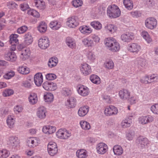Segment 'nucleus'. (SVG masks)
Masks as SVG:
<instances>
[{
  "label": "nucleus",
  "instance_id": "51",
  "mask_svg": "<svg viewBox=\"0 0 158 158\" xmlns=\"http://www.w3.org/2000/svg\"><path fill=\"white\" fill-rule=\"evenodd\" d=\"M10 155V152L6 149L0 150V158H6Z\"/></svg>",
  "mask_w": 158,
  "mask_h": 158
},
{
  "label": "nucleus",
  "instance_id": "27",
  "mask_svg": "<svg viewBox=\"0 0 158 158\" xmlns=\"http://www.w3.org/2000/svg\"><path fill=\"white\" fill-rule=\"evenodd\" d=\"M24 43L27 46L31 44L33 42V38L30 33H27L24 36Z\"/></svg>",
  "mask_w": 158,
  "mask_h": 158
},
{
  "label": "nucleus",
  "instance_id": "26",
  "mask_svg": "<svg viewBox=\"0 0 158 158\" xmlns=\"http://www.w3.org/2000/svg\"><path fill=\"white\" fill-rule=\"evenodd\" d=\"M15 120V118L14 115H10L8 116L6 119V123L9 128L13 127Z\"/></svg>",
  "mask_w": 158,
  "mask_h": 158
},
{
  "label": "nucleus",
  "instance_id": "44",
  "mask_svg": "<svg viewBox=\"0 0 158 158\" xmlns=\"http://www.w3.org/2000/svg\"><path fill=\"white\" fill-rule=\"evenodd\" d=\"M138 45L137 44L133 43L128 45L127 48L129 51L131 52L137 53Z\"/></svg>",
  "mask_w": 158,
  "mask_h": 158
},
{
  "label": "nucleus",
  "instance_id": "55",
  "mask_svg": "<svg viewBox=\"0 0 158 158\" xmlns=\"http://www.w3.org/2000/svg\"><path fill=\"white\" fill-rule=\"evenodd\" d=\"M62 92L65 96H67L72 94V91L71 89L67 88H64L63 89Z\"/></svg>",
  "mask_w": 158,
  "mask_h": 158
},
{
  "label": "nucleus",
  "instance_id": "1",
  "mask_svg": "<svg viewBox=\"0 0 158 158\" xmlns=\"http://www.w3.org/2000/svg\"><path fill=\"white\" fill-rule=\"evenodd\" d=\"M104 43L106 47L113 52H116L120 49L119 44L114 38L110 37L106 38Z\"/></svg>",
  "mask_w": 158,
  "mask_h": 158
},
{
  "label": "nucleus",
  "instance_id": "54",
  "mask_svg": "<svg viewBox=\"0 0 158 158\" xmlns=\"http://www.w3.org/2000/svg\"><path fill=\"white\" fill-rule=\"evenodd\" d=\"M14 93V91L11 89H6L3 92L2 95L4 97H7L12 95Z\"/></svg>",
  "mask_w": 158,
  "mask_h": 158
},
{
  "label": "nucleus",
  "instance_id": "33",
  "mask_svg": "<svg viewBox=\"0 0 158 158\" xmlns=\"http://www.w3.org/2000/svg\"><path fill=\"white\" fill-rule=\"evenodd\" d=\"M76 155L78 158H86L88 156L87 152L83 149L77 150Z\"/></svg>",
  "mask_w": 158,
  "mask_h": 158
},
{
  "label": "nucleus",
  "instance_id": "19",
  "mask_svg": "<svg viewBox=\"0 0 158 158\" xmlns=\"http://www.w3.org/2000/svg\"><path fill=\"white\" fill-rule=\"evenodd\" d=\"M118 94L121 99L123 100H126L129 98L130 94L128 90L124 89L120 90L119 91Z\"/></svg>",
  "mask_w": 158,
  "mask_h": 158
},
{
  "label": "nucleus",
  "instance_id": "21",
  "mask_svg": "<svg viewBox=\"0 0 158 158\" xmlns=\"http://www.w3.org/2000/svg\"><path fill=\"white\" fill-rule=\"evenodd\" d=\"M82 42L85 47L88 48H92L94 44L93 41L89 37H87L83 39L82 40Z\"/></svg>",
  "mask_w": 158,
  "mask_h": 158
},
{
  "label": "nucleus",
  "instance_id": "7",
  "mask_svg": "<svg viewBox=\"0 0 158 158\" xmlns=\"http://www.w3.org/2000/svg\"><path fill=\"white\" fill-rule=\"evenodd\" d=\"M58 148L56 143L53 142H49L48 145V152L51 156H54L58 152Z\"/></svg>",
  "mask_w": 158,
  "mask_h": 158
},
{
  "label": "nucleus",
  "instance_id": "56",
  "mask_svg": "<svg viewBox=\"0 0 158 158\" xmlns=\"http://www.w3.org/2000/svg\"><path fill=\"white\" fill-rule=\"evenodd\" d=\"M104 65L106 68L108 69H111L113 68L114 64L112 60H109L106 62L104 64Z\"/></svg>",
  "mask_w": 158,
  "mask_h": 158
},
{
  "label": "nucleus",
  "instance_id": "38",
  "mask_svg": "<svg viewBox=\"0 0 158 158\" xmlns=\"http://www.w3.org/2000/svg\"><path fill=\"white\" fill-rule=\"evenodd\" d=\"M17 70L19 73L23 74H27L30 72L29 69L25 66H19Z\"/></svg>",
  "mask_w": 158,
  "mask_h": 158
},
{
  "label": "nucleus",
  "instance_id": "52",
  "mask_svg": "<svg viewBox=\"0 0 158 158\" xmlns=\"http://www.w3.org/2000/svg\"><path fill=\"white\" fill-rule=\"evenodd\" d=\"M149 76L150 83L158 82V74H152L149 75Z\"/></svg>",
  "mask_w": 158,
  "mask_h": 158
},
{
  "label": "nucleus",
  "instance_id": "5",
  "mask_svg": "<svg viewBox=\"0 0 158 158\" xmlns=\"http://www.w3.org/2000/svg\"><path fill=\"white\" fill-rule=\"evenodd\" d=\"M19 141L18 138L15 136H11L9 137L8 141V144L9 145L12 149L14 151L17 150L19 146Z\"/></svg>",
  "mask_w": 158,
  "mask_h": 158
},
{
  "label": "nucleus",
  "instance_id": "2",
  "mask_svg": "<svg viewBox=\"0 0 158 158\" xmlns=\"http://www.w3.org/2000/svg\"><path fill=\"white\" fill-rule=\"evenodd\" d=\"M107 15L111 18L119 17L121 15V11L118 6L112 4L108 6L107 9Z\"/></svg>",
  "mask_w": 158,
  "mask_h": 158
},
{
  "label": "nucleus",
  "instance_id": "9",
  "mask_svg": "<svg viewBox=\"0 0 158 158\" xmlns=\"http://www.w3.org/2000/svg\"><path fill=\"white\" fill-rule=\"evenodd\" d=\"M79 68L81 74L84 76H87L91 73L92 70L91 66L88 64L86 63L81 64Z\"/></svg>",
  "mask_w": 158,
  "mask_h": 158
},
{
  "label": "nucleus",
  "instance_id": "42",
  "mask_svg": "<svg viewBox=\"0 0 158 158\" xmlns=\"http://www.w3.org/2000/svg\"><path fill=\"white\" fill-rule=\"evenodd\" d=\"M123 3L125 8L128 10H131L133 8V4L131 0H123Z\"/></svg>",
  "mask_w": 158,
  "mask_h": 158
},
{
  "label": "nucleus",
  "instance_id": "35",
  "mask_svg": "<svg viewBox=\"0 0 158 158\" xmlns=\"http://www.w3.org/2000/svg\"><path fill=\"white\" fill-rule=\"evenodd\" d=\"M30 103L32 105L36 104L38 101L37 96L36 94L31 93L30 94L28 98Z\"/></svg>",
  "mask_w": 158,
  "mask_h": 158
},
{
  "label": "nucleus",
  "instance_id": "50",
  "mask_svg": "<svg viewBox=\"0 0 158 158\" xmlns=\"http://www.w3.org/2000/svg\"><path fill=\"white\" fill-rule=\"evenodd\" d=\"M150 110L153 114L158 115V103H155L152 105Z\"/></svg>",
  "mask_w": 158,
  "mask_h": 158
},
{
  "label": "nucleus",
  "instance_id": "40",
  "mask_svg": "<svg viewBox=\"0 0 158 158\" xmlns=\"http://www.w3.org/2000/svg\"><path fill=\"white\" fill-rule=\"evenodd\" d=\"M80 124L81 128L85 130H88L90 129V126L88 122L82 120L80 121Z\"/></svg>",
  "mask_w": 158,
  "mask_h": 158
},
{
  "label": "nucleus",
  "instance_id": "49",
  "mask_svg": "<svg viewBox=\"0 0 158 158\" xmlns=\"http://www.w3.org/2000/svg\"><path fill=\"white\" fill-rule=\"evenodd\" d=\"M19 35L16 34H12L10 36L9 42L10 44H17L19 40L17 39Z\"/></svg>",
  "mask_w": 158,
  "mask_h": 158
},
{
  "label": "nucleus",
  "instance_id": "43",
  "mask_svg": "<svg viewBox=\"0 0 158 158\" xmlns=\"http://www.w3.org/2000/svg\"><path fill=\"white\" fill-rule=\"evenodd\" d=\"M86 56L88 60L91 62H94L96 59L94 53L92 51H88L86 54Z\"/></svg>",
  "mask_w": 158,
  "mask_h": 158
},
{
  "label": "nucleus",
  "instance_id": "32",
  "mask_svg": "<svg viewBox=\"0 0 158 158\" xmlns=\"http://www.w3.org/2000/svg\"><path fill=\"white\" fill-rule=\"evenodd\" d=\"M132 123V120L131 117H127L122 121L121 125L123 128H126L129 127Z\"/></svg>",
  "mask_w": 158,
  "mask_h": 158
},
{
  "label": "nucleus",
  "instance_id": "63",
  "mask_svg": "<svg viewBox=\"0 0 158 158\" xmlns=\"http://www.w3.org/2000/svg\"><path fill=\"white\" fill-rule=\"evenodd\" d=\"M91 37L93 41V42H94L95 44H97L99 42L100 38L97 35L94 34H92L91 35Z\"/></svg>",
  "mask_w": 158,
  "mask_h": 158
},
{
  "label": "nucleus",
  "instance_id": "34",
  "mask_svg": "<svg viewBox=\"0 0 158 158\" xmlns=\"http://www.w3.org/2000/svg\"><path fill=\"white\" fill-rule=\"evenodd\" d=\"M58 62V59L57 57H52L49 59L48 62V65L50 68H52L56 66Z\"/></svg>",
  "mask_w": 158,
  "mask_h": 158
},
{
  "label": "nucleus",
  "instance_id": "10",
  "mask_svg": "<svg viewBox=\"0 0 158 158\" xmlns=\"http://www.w3.org/2000/svg\"><path fill=\"white\" fill-rule=\"evenodd\" d=\"M154 121L153 116L149 114L142 115L139 118V123L143 125L151 123Z\"/></svg>",
  "mask_w": 158,
  "mask_h": 158
},
{
  "label": "nucleus",
  "instance_id": "28",
  "mask_svg": "<svg viewBox=\"0 0 158 158\" xmlns=\"http://www.w3.org/2000/svg\"><path fill=\"white\" fill-rule=\"evenodd\" d=\"M89 107L87 106L81 107L79 109L78 114L80 117H83L85 116L88 112Z\"/></svg>",
  "mask_w": 158,
  "mask_h": 158
},
{
  "label": "nucleus",
  "instance_id": "29",
  "mask_svg": "<svg viewBox=\"0 0 158 158\" xmlns=\"http://www.w3.org/2000/svg\"><path fill=\"white\" fill-rule=\"evenodd\" d=\"M34 3L35 6L40 10H43L46 7L45 2L43 0H35Z\"/></svg>",
  "mask_w": 158,
  "mask_h": 158
},
{
  "label": "nucleus",
  "instance_id": "24",
  "mask_svg": "<svg viewBox=\"0 0 158 158\" xmlns=\"http://www.w3.org/2000/svg\"><path fill=\"white\" fill-rule=\"evenodd\" d=\"M140 35L148 43H150L152 41V38L148 32L145 30H143L140 33Z\"/></svg>",
  "mask_w": 158,
  "mask_h": 158
},
{
  "label": "nucleus",
  "instance_id": "62",
  "mask_svg": "<svg viewBox=\"0 0 158 158\" xmlns=\"http://www.w3.org/2000/svg\"><path fill=\"white\" fill-rule=\"evenodd\" d=\"M27 29V27L26 26H23L18 28L17 30V31L19 34H23L24 33Z\"/></svg>",
  "mask_w": 158,
  "mask_h": 158
},
{
  "label": "nucleus",
  "instance_id": "46",
  "mask_svg": "<svg viewBox=\"0 0 158 158\" xmlns=\"http://www.w3.org/2000/svg\"><path fill=\"white\" fill-rule=\"evenodd\" d=\"M90 79L92 82L96 84H98L101 82L100 78L95 75H91L90 77Z\"/></svg>",
  "mask_w": 158,
  "mask_h": 158
},
{
  "label": "nucleus",
  "instance_id": "15",
  "mask_svg": "<svg viewBox=\"0 0 158 158\" xmlns=\"http://www.w3.org/2000/svg\"><path fill=\"white\" fill-rule=\"evenodd\" d=\"M43 87L47 90L54 91L57 88L56 84L51 81L44 82L43 85Z\"/></svg>",
  "mask_w": 158,
  "mask_h": 158
},
{
  "label": "nucleus",
  "instance_id": "17",
  "mask_svg": "<svg viewBox=\"0 0 158 158\" xmlns=\"http://www.w3.org/2000/svg\"><path fill=\"white\" fill-rule=\"evenodd\" d=\"M122 40L124 42H129L133 40L135 35L133 33L131 32H127L122 34L121 37Z\"/></svg>",
  "mask_w": 158,
  "mask_h": 158
},
{
  "label": "nucleus",
  "instance_id": "57",
  "mask_svg": "<svg viewBox=\"0 0 158 158\" xmlns=\"http://www.w3.org/2000/svg\"><path fill=\"white\" fill-rule=\"evenodd\" d=\"M72 4L74 7H77L82 6L83 2L81 0H73L72 2Z\"/></svg>",
  "mask_w": 158,
  "mask_h": 158
},
{
  "label": "nucleus",
  "instance_id": "12",
  "mask_svg": "<svg viewBox=\"0 0 158 158\" xmlns=\"http://www.w3.org/2000/svg\"><path fill=\"white\" fill-rule=\"evenodd\" d=\"M97 152L101 155L105 154L108 150V147L106 144L104 143H100L96 146Z\"/></svg>",
  "mask_w": 158,
  "mask_h": 158
},
{
  "label": "nucleus",
  "instance_id": "64",
  "mask_svg": "<svg viewBox=\"0 0 158 158\" xmlns=\"http://www.w3.org/2000/svg\"><path fill=\"white\" fill-rule=\"evenodd\" d=\"M23 110L22 106L20 105L16 106L14 108V110L16 114L21 112Z\"/></svg>",
  "mask_w": 158,
  "mask_h": 158
},
{
  "label": "nucleus",
  "instance_id": "30",
  "mask_svg": "<svg viewBox=\"0 0 158 158\" xmlns=\"http://www.w3.org/2000/svg\"><path fill=\"white\" fill-rule=\"evenodd\" d=\"M150 143V142L147 138L143 136H139V145H140L141 147H143Z\"/></svg>",
  "mask_w": 158,
  "mask_h": 158
},
{
  "label": "nucleus",
  "instance_id": "8",
  "mask_svg": "<svg viewBox=\"0 0 158 158\" xmlns=\"http://www.w3.org/2000/svg\"><path fill=\"white\" fill-rule=\"evenodd\" d=\"M39 47L41 49H45L47 48L50 45V41L48 37L44 36L38 40Z\"/></svg>",
  "mask_w": 158,
  "mask_h": 158
},
{
  "label": "nucleus",
  "instance_id": "36",
  "mask_svg": "<svg viewBox=\"0 0 158 158\" xmlns=\"http://www.w3.org/2000/svg\"><path fill=\"white\" fill-rule=\"evenodd\" d=\"M113 151L114 155L117 156L121 155L123 152L122 148L119 145H115L113 148Z\"/></svg>",
  "mask_w": 158,
  "mask_h": 158
},
{
  "label": "nucleus",
  "instance_id": "48",
  "mask_svg": "<svg viewBox=\"0 0 158 158\" xmlns=\"http://www.w3.org/2000/svg\"><path fill=\"white\" fill-rule=\"evenodd\" d=\"M76 100L73 97H70L67 101V104L70 108H73L76 105Z\"/></svg>",
  "mask_w": 158,
  "mask_h": 158
},
{
  "label": "nucleus",
  "instance_id": "11",
  "mask_svg": "<svg viewBox=\"0 0 158 158\" xmlns=\"http://www.w3.org/2000/svg\"><path fill=\"white\" fill-rule=\"evenodd\" d=\"M104 113L106 116L115 115L118 113V110L117 108L114 106L110 105L106 108Z\"/></svg>",
  "mask_w": 158,
  "mask_h": 158
},
{
  "label": "nucleus",
  "instance_id": "18",
  "mask_svg": "<svg viewBox=\"0 0 158 158\" xmlns=\"http://www.w3.org/2000/svg\"><path fill=\"white\" fill-rule=\"evenodd\" d=\"M34 81L37 86H40L43 82V77L41 73H39L36 74L34 77Z\"/></svg>",
  "mask_w": 158,
  "mask_h": 158
},
{
  "label": "nucleus",
  "instance_id": "25",
  "mask_svg": "<svg viewBox=\"0 0 158 158\" xmlns=\"http://www.w3.org/2000/svg\"><path fill=\"white\" fill-rule=\"evenodd\" d=\"M79 30L83 34L88 35L92 31V29L89 27L85 25L80 26Z\"/></svg>",
  "mask_w": 158,
  "mask_h": 158
},
{
  "label": "nucleus",
  "instance_id": "60",
  "mask_svg": "<svg viewBox=\"0 0 158 158\" xmlns=\"http://www.w3.org/2000/svg\"><path fill=\"white\" fill-rule=\"evenodd\" d=\"M46 78L48 80H53L56 78V76L54 73H48L46 75Z\"/></svg>",
  "mask_w": 158,
  "mask_h": 158
},
{
  "label": "nucleus",
  "instance_id": "23",
  "mask_svg": "<svg viewBox=\"0 0 158 158\" xmlns=\"http://www.w3.org/2000/svg\"><path fill=\"white\" fill-rule=\"evenodd\" d=\"M62 26L61 22L57 20H53L51 21L49 24L50 27L53 30H57Z\"/></svg>",
  "mask_w": 158,
  "mask_h": 158
},
{
  "label": "nucleus",
  "instance_id": "14",
  "mask_svg": "<svg viewBox=\"0 0 158 158\" xmlns=\"http://www.w3.org/2000/svg\"><path fill=\"white\" fill-rule=\"evenodd\" d=\"M77 91L78 94L83 97H86L89 93V89L84 85H79L77 87Z\"/></svg>",
  "mask_w": 158,
  "mask_h": 158
},
{
  "label": "nucleus",
  "instance_id": "53",
  "mask_svg": "<svg viewBox=\"0 0 158 158\" xmlns=\"http://www.w3.org/2000/svg\"><path fill=\"white\" fill-rule=\"evenodd\" d=\"M28 15L33 16L34 17L39 18L40 16V14L36 10L34 9H30L28 10Z\"/></svg>",
  "mask_w": 158,
  "mask_h": 158
},
{
  "label": "nucleus",
  "instance_id": "39",
  "mask_svg": "<svg viewBox=\"0 0 158 158\" xmlns=\"http://www.w3.org/2000/svg\"><path fill=\"white\" fill-rule=\"evenodd\" d=\"M47 26L46 24L44 22H40L38 27L39 31L41 33H44L47 30Z\"/></svg>",
  "mask_w": 158,
  "mask_h": 158
},
{
  "label": "nucleus",
  "instance_id": "47",
  "mask_svg": "<svg viewBox=\"0 0 158 158\" xmlns=\"http://www.w3.org/2000/svg\"><path fill=\"white\" fill-rule=\"evenodd\" d=\"M140 81L141 82L145 84L150 83L149 75L146 74L140 78Z\"/></svg>",
  "mask_w": 158,
  "mask_h": 158
},
{
  "label": "nucleus",
  "instance_id": "31",
  "mask_svg": "<svg viewBox=\"0 0 158 158\" xmlns=\"http://www.w3.org/2000/svg\"><path fill=\"white\" fill-rule=\"evenodd\" d=\"M65 43L68 47L72 49L75 48L76 46L74 40L70 37H67L66 38Z\"/></svg>",
  "mask_w": 158,
  "mask_h": 158
},
{
  "label": "nucleus",
  "instance_id": "41",
  "mask_svg": "<svg viewBox=\"0 0 158 158\" xmlns=\"http://www.w3.org/2000/svg\"><path fill=\"white\" fill-rule=\"evenodd\" d=\"M44 99L46 102H51L53 99V95L51 93H46L44 95Z\"/></svg>",
  "mask_w": 158,
  "mask_h": 158
},
{
  "label": "nucleus",
  "instance_id": "59",
  "mask_svg": "<svg viewBox=\"0 0 158 158\" xmlns=\"http://www.w3.org/2000/svg\"><path fill=\"white\" fill-rule=\"evenodd\" d=\"M15 75V72L13 71H11L6 73L4 76V77L6 79H9L14 77Z\"/></svg>",
  "mask_w": 158,
  "mask_h": 158
},
{
  "label": "nucleus",
  "instance_id": "20",
  "mask_svg": "<svg viewBox=\"0 0 158 158\" xmlns=\"http://www.w3.org/2000/svg\"><path fill=\"white\" fill-rule=\"evenodd\" d=\"M30 53V51L29 48H23L20 56V58L22 60H25L29 58Z\"/></svg>",
  "mask_w": 158,
  "mask_h": 158
},
{
  "label": "nucleus",
  "instance_id": "6",
  "mask_svg": "<svg viewBox=\"0 0 158 158\" xmlns=\"http://www.w3.org/2000/svg\"><path fill=\"white\" fill-rule=\"evenodd\" d=\"M71 135V133L65 129H60L56 132V137L61 139H67Z\"/></svg>",
  "mask_w": 158,
  "mask_h": 158
},
{
  "label": "nucleus",
  "instance_id": "13",
  "mask_svg": "<svg viewBox=\"0 0 158 158\" xmlns=\"http://www.w3.org/2000/svg\"><path fill=\"white\" fill-rule=\"evenodd\" d=\"M66 24L70 28H74L79 25V23L77 18L73 16L67 19Z\"/></svg>",
  "mask_w": 158,
  "mask_h": 158
},
{
  "label": "nucleus",
  "instance_id": "16",
  "mask_svg": "<svg viewBox=\"0 0 158 158\" xmlns=\"http://www.w3.org/2000/svg\"><path fill=\"white\" fill-rule=\"evenodd\" d=\"M47 112L46 108L43 106H40L37 109L36 112V115L40 119H44L46 116Z\"/></svg>",
  "mask_w": 158,
  "mask_h": 158
},
{
  "label": "nucleus",
  "instance_id": "37",
  "mask_svg": "<svg viewBox=\"0 0 158 158\" xmlns=\"http://www.w3.org/2000/svg\"><path fill=\"white\" fill-rule=\"evenodd\" d=\"M105 29L106 31L112 34L115 33L117 30V27L113 24H109L105 27Z\"/></svg>",
  "mask_w": 158,
  "mask_h": 158
},
{
  "label": "nucleus",
  "instance_id": "45",
  "mask_svg": "<svg viewBox=\"0 0 158 158\" xmlns=\"http://www.w3.org/2000/svg\"><path fill=\"white\" fill-rule=\"evenodd\" d=\"M90 24L93 28L97 30H100L102 28V24L98 21H93L91 22Z\"/></svg>",
  "mask_w": 158,
  "mask_h": 158
},
{
  "label": "nucleus",
  "instance_id": "3",
  "mask_svg": "<svg viewBox=\"0 0 158 158\" xmlns=\"http://www.w3.org/2000/svg\"><path fill=\"white\" fill-rule=\"evenodd\" d=\"M144 25L147 29L153 30L156 29L157 26V20L154 17H148L145 19Z\"/></svg>",
  "mask_w": 158,
  "mask_h": 158
},
{
  "label": "nucleus",
  "instance_id": "61",
  "mask_svg": "<svg viewBox=\"0 0 158 158\" xmlns=\"http://www.w3.org/2000/svg\"><path fill=\"white\" fill-rule=\"evenodd\" d=\"M7 6L9 9H14L18 6V5L13 2H9L7 3Z\"/></svg>",
  "mask_w": 158,
  "mask_h": 158
},
{
  "label": "nucleus",
  "instance_id": "58",
  "mask_svg": "<svg viewBox=\"0 0 158 158\" xmlns=\"http://www.w3.org/2000/svg\"><path fill=\"white\" fill-rule=\"evenodd\" d=\"M31 81L30 79H27L23 82V86L27 88H30L31 86Z\"/></svg>",
  "mask_w": 158,
  "mask_h": 158
},
{
  "label": "nucleus",
  "instance_id": "22",
  "mask_svg": "<svg viewBox=\"0 0 158 158\" xmlns=\"http://www.w3.org/2000/svg\"><path fill=\"white\" fill-rule=\"evenodd\" d=\"M4 58L7 61L13 62L16 60L17 56L15 52H9L5 54Z\"/></svg>",
  "mask_w": 158,
  "mask_h": 158
},
{
  "label": "nucleus",
  "instance_id": "4",
  "mask_svg": "<svg viewBox=\"0 0 158 158\" xmlns=\"http://www.w3.org/2000/svg\"><path fill=\"white\" fill-rule=\"evenodd\" d=\"M27 145L29 148H33L38 146L40 143V139L36 137H29L26 141Z\"/></svg>",
  "mask_w": 158,
  "mask_h": 158
}]
</instances>
